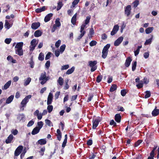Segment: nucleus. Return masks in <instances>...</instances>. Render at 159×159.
Returning a JSON list of instances; mask_svg holds the SVG:
<instances>
[{
  "label": "nucleus",
  "instance_id": "28",
  "mask_svg": "<svg viewBox=\"0 0 159 159\" xmlns=\"http://www.w3.org/2000/svg\"><path fill=\"white\" fill-rule=\"evenodd\" d=\"M38 142L40 145H44L46 143L47 141L45 139H41L39 140Z\"/></svg>",
  "mask_w": 159,
  "mask_h": 159
},
{
  "label": "nucleus",
  "instance_id": "34",
  "mask_svg": "<svg viewBox=\"0 0 159 159\" xmlns=\"http://www.w3.org/2000/svg\"><path fill=\"white\" fill-rule=\"evenodd\" d=\"M142 45L140 46H139L138 47L137 49L134 51V55L135 56H137L138 54H139L140 49L142 48Z\"/></svg>",
  "mask_w": 159,
  "mask_h": 159
},
{
  "label": "nucleus",
  "instance_id": "57",
  "mask_svg": "<svg viewBox=\"0 0 159 159\" xmlns=\"http://www.w3.org/2000/svg\"><path fill=\"white\" fill-rule=\"evenodd\" d=\"M11 40V39L7 38L5 40V42L7 44H9L10 43Z\"/></svg>",
  "mask_w": 159,
  "mask_h": 159
},
{
  "label": "nucleus",
  "instance_id": "60",
  "mask_svg": "<svg viewBox=\"0 0 159 159\" xmlns=\"http://www.w3.org/2000/svg\"><path fill=\"white\" fill-rule=\"evenodd\" d=\"M139 1L136 0L133 3L134 6V7H136L139 4Z\"/></svg>",
  "mask_w": 159,
  "mask_h": 159
},
{
  "label": "nucleus",
  "instance_id": "3",
  "mask_svg": "<svg viewBox=\"0 0 159 159\" xmlns=\"http://www.w3.org/2000/svg\"><path fill=\"white\" fill-rule=\"evenodd\" d=\"M39 42L38 40L35 39H33L30 42V51L32 52L34 49L36 45Z\"/></svg>",
  "mask_w": 159,
  "mask_h": 159
},
{
  "label": "nucleus",
  "instance_id": "45",
  "mask_svg": "<svg viewBox=\"0 0 159 159\" xmlns=\"http://www.w3.org/2000/svg\"><path fill=\"white\" fill-rule=\"evenodd\" d=\"M63 6V4L62 2H60L58 3V6L57 9V11H58L61 9Z\"/></svg>",
  "mask_w": 159,
  "mask_h": 159
},
{
  "label": "nucleus",
  "instance_id": "8",
  "mask_svg": "<svg viewBox=\"0 0 159 159\" xmlns=\"http://www.w3.org/2000/svg\"><path fill=\"white\" fill-rule=\"evenodd\" d=\"M23 149V147L22 146H19L16 149L15 152V155L16 156H18L21 152Z\"/></svg>",
  "mask_w": 159,
  "mask_h": 159
},
{
  "label": "nucleus",
  "instance_id": "59",
  "mask_svg": "<svg viewBox=\"0 0 159 159\" xmlns=\"http://www.w3.org/2000/svg\"><path fill=\"white\" fill-rule=\"evenodd\" d=\"M34 122L32 120L30 121L27 125V126L28 127L31 126L34 124Z\"/></svg>",
  "mask_w": 159,
  "mask_h": 159
},
{
  "label": "nucleus",
  "instance_id": "19",
  "mask_svg": "<svg viewBox=\"0 0 159 159\" xmlns=\"http://www.w3.org/2000/svg\"><path fill=\"white\" fill-rule=\"evenodd\" d=\"M40 130V129L36 127L33 129L31 132V134L33 135L37 134L39 133Z\"/></svg>",
  "mask_w": 159,
  "mask_h": 159
},
{
  "label": "nucleus",
  "instance_id": "49",
  "mask_svg": "<svg viewBox=\"0 0 159 159\" xmlns=\"http://www.w3.org/2000/svg\"><path fill=\"white\" fill-rule=\"evenodd\" d=\"M79 1L80 0H74L72 3L71 7H74L78 3Z\"/></svg>",
  "mask_w": 159,
  "mask_h": 159
},
{
  "label": "nucleus",
  "instance_id": "33",
  "mask_svg": "<svg viewBox=\"0 0 159 159\" xmlns=\"http://www.w3.org/2000/svg\"><path fill=\"white\" fill-rule=\"evenodd\" d=\"M143 81L142 80H140L139 81V82L136 85V86L137 87L138 89H140L143 87Z\"/></svg>",
  "mask_w": 159,
  "mask_h": 159
},
{
  "label": "nucleus",
  "instance_id": "58",
  "mask_svg": "<svg viewBox=\"0 0 159 159\" xmlns=\"http://www.w3.org/2000/svg\"><path fill=\"white\" fill-rule=\"evenodd\" d=\"M142 140H138L135 144V147H137L139 146L142 143Z\"/></svg>",
  "mask_w": 159,
  "mask_h": 159
},
{
  "label": "nucleus",
  "instance_id": "43",
  "mask_svg": "<svg viewBox=\"0 0 159 159\" xmlns=\"http://www.w3.org/2000/svg\"><path fill=\"white\" fill-rule=\"evenodd\" d=\"M86 25H85L84 24H83L80 27V32L83 33L84 32H85V31L84 30V29L86 28Z\"/></svg>",
  "mask_w": 159,
  "mask_h": 159
},
{
  "label": "nucleus",
  "instance_id": "64",
  "mask_svg": "<svg viewBox=\"0 0 159 159\" xmlns=\"http://www.w3.org/2000/svg\"><path fill=\"white\" fill-rule=\"evenodd\" d=\"M149 56V52H147L144 53L143 54V57L145 58H147Z\"/></svg>",
  "mask_w": 159,
  "mask_h": 159
},
{
  "label": "nucleus",
  "instance_id": "36",
  "mask_svg": "<svg viewBox=\"0 0 159 159\" xmlns=\"http://www.w3.org/2000/svg\"><path fill=\"white\" fill-rule=\"evenodd\" d=\"M117 89V86L116 84H113L112 85L110 89V91L111 92H112L115 91Z\"/></svg>",
  "mask_w": 159,
  "mask_h": 159
},
{
  "label": "nucleus",
  "instance_id": "4",
  "mask_svg": "<svg viewBox=\"0 0 159 159\" xmlns=\"http://www.w3.org/2000/svg\"><path fill=\"white\" fill-rule=\"evenodd\" d=\"M110 46V45L109 44H107L104 47L102 52V57L103 58L105 59L107 57L108 54V49Z\"/></svg>",
  "mask_w": 159,
  "mask_h": 159
},
{
  "label": "nucleus",
  "instance_id": "11",
  "mask_svg": "<svg viewBox=\"0 0 159 159\" xmlns=\"http://www.w3.org/2000/svg\"><path fill=\"white\" fill-rule=\"evenodd\" d=\"M123 39L124 38L122 36H121L119 37L117 40L115 41L114 43V45L115 46H119L123 41Z\"/></svg>",
  "mask_w": 159,
  "mask_h": 159
},
{
  "label": "nucleus",
  "instance_id": "23",
  "mask_svg": "<svg viewBox=\"0 0 159 159\" xmlns=\"http://www.w3.org/2000/svg\"><path fill=\"white\" fill-rule=\"evenodd\" d=\"M52 16V13H49L44 18V21L45 22H47L49 21L50 19V18Z\"/></svg>",
  "mask_w": 159,
  "mask_h": 159
},
{
  "label": "nucleus",
  "instance_id": "37",
  "mask_svg": "<svg viewBox=\"0 0 159 159\" xmlns=\"http://www.w3.org/2000/svg\"><path fill=\"white\" fill-rule=\"evenodd\" d=\"M63 79L61 77H60L58 79L57 82L60 85L62 86L63 84Z\"/></svg>",
  "mask_w": 159,
  "mask_h": 159
},
{
  "label": "nucleus",
  "instance_id": "52",
  "mask_svg": "<svg viewBox=\"0 0 159 159\" xmlns=\"http://www.w3.org/2000/svg\"><path fill=\"white\" fill-rule=\"evenodd\" d=\"M69 67V65H66L62 66L61 68V70H63L68 69Z\"/></svg>",
  "mask_w": 159,
  "mask_h": 159
},
{
  "label": "nucleus",
  "instance_id": "35",
  "mask_svg": "<svg viewBox=\"0 0 159 159\" xmlns=\"http://www.w3.org/2000/svg\"><path fill=\"white\" fill-rule=\"evenodd\" d=\"M17 118L20 120H23L25 119V116L23 114H20L17 116Z\"/></svg>",
  "mask_w": 159,
  "mask_h": 159
},
{
  "label": "nucleus",
  "instance_id": "12",
  "mask_svg": "<svg viewBox=\"0 0 159 159\" xmlns=\"http://www.w3.org/2000/svg\"><path fill=\"white\" fill-rule=\"evenodd\" d=\"M40 25L39 22L33 23L31 25V27L33 30H36L40 26Z\"/></svg>",
  "mask_w": 159,
  "mask_h": 159
},
{
  "label": "nucleus",
  "instance_id": "51",
  "mask_svg": "<svg viewBox=\"0 0 159 159\" xmlns=\"http://www.w3.org/2000/svg\"><path fill=\"white\" fill-rule=\"evenodd\" d=\"M146 94L145 96V98H149L151 96V93L149 91H146L145 92Z\"/></svg>",
  "mask_w": 159,
  "mask_h": 159
},
{
  "label": "nucleus",
  "instance_id": "30",
  "mask_svg": "<svg viewBox=\"0 0 159 159\" xmlns=\"http://www.w3.org/2000/svg\"><path fill=\"white\" fill-rule=\"evenodd\" d=\"M75 67L74 66L72 67L70 69L68 70L66 72V74L69 75L72 73L74 71Z\"/></svg>",
  "mask_w": 159,
  "mask_h": 159
},
{
  "label": "nucleus",
  "instance_id": "27",
  "mask_svg": "<svg viewBox=\"0 0 159 159\" xmlns=\"http://www.w3.org/2000/svg\"><path fill=\"white\" fill-rule=\"evenodd\" d=\"M46 9L45 6H43L41 8H38L36 9L35 11L37 13H40L41 12L44 11Z\"/></svg>",
  "mask_w": 159,
  "mask_h": 159
},
{
  "label": "nucleus",
  "instance_id": "2",
  "mask_svg": "<svg viewBox=\"0 0 159 159\" xmlns=\"http://www.w3.org/2000/svg\"><path fill=\"white\" fill-rule=\"evenodd\" d=\"M49 79V77L46 76V73L45 72L41 74L39 79V80L42 81L40 83L42 85L44 84Z\"/></svg>",
  "mask_w": 159,
  "mask_h": 159
},
{
  "label": "nucleus",
  "instance_id": "9",
  "mask_svg": "<svg viewBox=\"0 0 159 159\" xmlns=\"http://www.w3.org/2000/svg\"><path fill=\"white\" fill-rule=\"evenodd\" d=\"M53 98V95L52 93H50L48 96L47 104L48 105L51 104L52 102Z\"/></svg>",
  "mask_w": 159,
  "mask_h": 159
},
{
  "label": "nucleus",
  "instance_id": "50",
  "mask_svg": "<svg viewBox=\"0 0 159 159\" xmlns=\"http://www.w3.org/2000/svg\"><path fill=\"white\" fill-rule=\"evenodd\" d=\"M45 147H43L42 148L40 149V151H39V153H40V155L41 156H43L44 154V152L45 151Z\"/></svg>",
  "mask_w": 159,
  "mask_h": 159
},
{
  "label": "nucleus",
  "instance_id": "42",
  "mask_svg": "<svg viewBox=\"0 0 159 159\" xmlns=\"http://www.w3.org/2000/svg\"><path fill=\"white\" fill-rule=\"evenodd\" d=\"M45 122L46 124L48 125V126H52L53 125L52 123L51 122V121L48 119H46L45 120Z\"/></svg>",
  "mask_w": 159,
  "mask_h": 159
},
{
  "label": "nucleus",
  "instance_id": "14",
  "mask_svg": "<svg viewBox=\"0 0 159 159\" xmlns=\"http://www.w3.org/2000/svg\"><path fill=\"white\" fill-rule=\"evenodd\" d=\"M31 79L30 77H28L26 79H25L24 80L23 84L24 86H26L29 85L31 82Z\"/></svg>",
  "mask_w": 159,
  "mask_h": 159
},
{
  "label": "nucleus",
  "instance_id": "15",
  "mask_svg": "<svg viewBox=\"0 0 159 159\" xmlns=\"http://www.w3.org/2000/svg\"><path fill=\"white\" fill-rule=\"evenodd\" d=\"M61 25V23L60 21V19L59 18H57L56 19L55 21V24L53 26H55L56 27H60Z\"/></svg>",
  "mask_w": 159,
  "mask_h": 159
},
{
  "label": "nucleus",
  "instance_id": "5",
  "mask_svg": "<svg viewBox=\"0 0 159 159\" xmlns=\"http://www.w3.org/2000/svg\"><path fill=\"white\" fill-rule=\"evenodd\" d=\"M97 63V61H90L89 62V66L91 68V72L94 71L97 69V66H96Z\"/></svg>",
  "mask_w": 159,
  "mask_h": 159
},
{
  "label": "nucleus",
  "instance_id": "62",
  "mask_svg": "<svg viewBox=\"0 0 159 159\" xmlns=\"http://www.w3.org/2000/svg\"><path fill=\"white\" fill-rule=\"evenodd\" d=\"M26 152V150L25 149H24L22 153L20 155L21 159H22L24 157Z\"/></svg>",
  "mask_w": 159,
  "mask_h": 159
},
{
  "label": "nucleus",
  "instance_id": "13",
  "mask_svg": "<svg viewBox=\"0 0 159 159\" xmlns=\"http://www.w3.org/2000/svg\"><path fill=\"white\" fill-rule=\"evenodd\" d=\"M132 60L130 57H129L127 58L125 63V65L126 67H128L129 66Z\"/></svg>",
  "mask_w": 159,
  "mask_h": 159
},
{
  "label": "nucleus",
  "instance_id": "53",
  "mask_svg": "<svg viewBox=\"0 0 159 159\" xmlns=\"http://www.w3.org/2000/svg\"><path fill=\"white\" fill-rule=\"evenodd\" d=\"M97 43V42L96 41L93 40L90 43L89 45L90 46L92 47L95 45Z\"/></svg>",
  "mask_w": 159,
  "mask_h": 159
},
{
  "label": "nucleus",
  "instance_id": "21",
  "mask_svg": "<svg viewBox=\"0 0 159 159\" xmlns=\"http://www.w3.org/2000/svg\"><path fill=\"white\" fill-rule=\"evenodd\" d=\"M42 34V32L39 30L36 31L34 33V36L35 37H37L40 36Z\"/></svg>",
  "mask_w": 159,
  "mask_h": 159
},
{
  "label": "nucleus",
  "instance_id": "17",
  "mask_svg": "<svg viewBox=\"0 0 159 159\" xmlns=\"http://www.w3.org/2000/svg\"><path fill=\"white\" fill-rule=\"evenodd\" d=\"M14 98V95H11L10 97H9L6 100V103L7 104H8L10 103L11 102L12 100Z\"/></svg>",
  "mask_w": 159,
  "mask_h": 159
},
{
  "label": "nucleus",
  "instance_id": "41",
  "mask_svg": "<svg viewBox=\"0 0 159 159\" xmlns=\"http://www.w3.org/2000/svg\"><path fill=\"white\" fill-rule=\"evenodd\" d=\"M90 19H91L90 16H87L86 17V19L85 20L84 23V24H85L86 25L88 24L89 22V21H90Z\"/></svg>",
  "mask_w": 159,
  "mask_h": 159
},
{
  "label": "nucleus",
  "instance_id": "16",
  "mask_svg": "<svg viewBox=\"0 0 159 159\" xmlns=\"http://www.w3.org/2000/svg\"><path fill=\"white\" fill-rule=\"evenodd\" d=\"M13 138V135L11 134L8 137L7 139L6 140V143H9L11 142Z\"/></svg>",
  "mask_w": 159,
  "mask_h": 159
},
{
  "label": "nucleus",
  "instance_id": "39",
  "mask_svg": "<svg viewBox=\"0 0 159 159\" xmlns=\"http://www.w3.org/2000/svg\"><path fill=\"white\" fill-rule=\"evenodd\" d=\"M43 125V122L42 121L38 122L37 123V127L39 128V129H41Z\"/></svg>",
  "mask_w": 159,
  "mask_h": 159
},
{
  "label": "nucleus",
  "instance_id": "48",
  "mask_svg": "<svg viewBox=\"0 0 159 159\" xmlns=\"http://www.w3.org/2000/svg\"><path fill=\"white\" fill-rule=\"evenodd\" d=\"M81 34L80 36H79L77 39V41L79 40L84 35L86 32H84L83 33L80 32Z\"/></svg>",
  "mask_w": 159,
  "mask_h": 159
},
{
  "label": "nucleus",
  "instance_id": "20",
  "mask_svg": "<svg viewBox=\"0 0 159 159\" xmlns=\"http://www.w3.org/2000/svg\"><path fill=\"white\" fill-rule=\"evenodd\" d=\"M23 45V43L22 42H20L17 43L15 46L16 49H22V47Z\"/></svg>",
  "mask_w": 159,
  "mask_h": 159
},
{
  "label": "nucleus",
  "instance_id": "26",
  "mask_svg": "<svg viewBox=\"0 0 159 159\" xmlns=\"http://www.w3.org/2000/svg\"><path fill=\"white\" fill-rule=\"evenodd\" d=\"M16 54L20 56L23 55V51L22 49H16Z\"/></svg>",
  "mask_w": 159,
  "mask_h": 159
},
{
  "label": "nucleus",
  "instance_id": "1",
  "mask_svg": "<svg viewBox=\"0 0 159 159\" xmlns=\"http://www.w3.org/2000/svg\"><path fill=\"white\" fill-rule=\"evenodd\" d=\"M31 97L32 96L31 95H28L26 96L22 101L20 103L21 106L20 108L22 111L24 110V107L26 106L27 103L29 102V99L31 98Z\"/></svg>",
  "mask_w": 159,
  "mask_h": 159
},
{
  "label": "nucleus",
  "instance_id": "61",
  "mask_svg": "<svg viewBox=\"0 0 159 159\" xmlns=\"http://www.w3.org/2000/svg\"><path fill=\"white\" fill-rule=\"evenodd\" d=\"M51 52H48L46 55V56L45 59L46 60H47L49 59V58L50 57V55L51 54Z\"/></svg>",
  "mask_w": 159,
  "mask_h": 159
},
{
  "label": "nucleus",
  "instance_id": "22",
  "mask_svg": "<svg viewBox=\"0 0 159 159\" xmlns=\"http://www.w3.org/2000/svg\"><path fill=\"white\" fill-rule=\"evenodd\" d=\"M121 116L119 114H117L115 116V120L118 123L120 122L121 120Z\"/></svg>",
  "mask_w": 159,
  "mask_h": 159
},
{
  "label": "nucleus",
  "instance_id": "31",
  "mask_svg": "<svg viewBox=\"0 0 159 159\" xmlns=\"http://www.w3.org/2000/svg\"><path fill=\"white\" fill-rule=\"evenodd\" d=\"M77 16V13H75L72 17L71 20V22L74 25L76 21V17Z\"/></svg>",
  "mask_w": 159,
  "mask_h": 159
},
{
  "label": "nucleus",
  "instance_id": "6",
  "mask_svg": "<svg viewBox=\"0 0 159 159\" xmlns=\"http://www.w3.org/2000/svg\"><path fill=\"white\" fill-rule=\"evenodd\" d=\"M131 10V6L130 5H128L125 7V14L127 16V17H129L130 15Z\"/></svg>",
  "mask_w": 159,
  "mask_h": 159
},
{
  "label": "nucleus",
  "instance_id": "40",
  "mask_svg": "<svg viewBox=\"0 0 159 159\" xmlns=\"http://www.w3.org/2000/svg\"><path fill=\"white\" fill-rule=\"evenodd\" d=\"M44 58V54L41 52L40 53L38 57V59L39 60L42 61L43 60Z\"/></svg>",
  "mask_w": 159,
  "mask_h": 159
},
{
  "label": "nucleus",
  "instance_id": "55",
  "mask_svg": "<svg viewBox=\"0 0 159 159\" xmlns=\"http://www.w3.org/2000/svg\"><path fill=\"white\" fill-rule=\"evenodd\" d=\"M102 75H98L96 81L98 83H99L102 79Z\"/></svg>",
  "mask_w": 159,
  "mask_h": 159
},
{
  "label": "nucleus",
  "instance_id": "10",
  "mask_svg": "<svg viewBox=\"0 0 159 159\" xmlns=\"http://www.w3.org/2000/svg\"><path fill=\"white\" fill-rule=\"evenodd\" d=\"M119 29V26L118 25H116L114 26L112 31L111 33V35H113L118 31Z\"/></svg>",
  "mask_w": 159,
  "mask_h": 159
},
{
  "label": "nucleus",
  "instance_id": "29",
  "mask_svg": "<svg viewBox=\"0 0 159 159\" xmlns=\"http://www.w3.org/2000/svg\"><path fill=\"white\" fill-rule=\"evenodd\" d=\"M159 114V110L155 109L152 111V114L153 116H157Z\"/></svg>",
  "mask_w": 159,
  "mask_h": 159
},
{
  "label": "nucleus",
  "instance_id": "46",
  "mask_svg": "<svg viewBox=\"0 0 159 159\" xmlns=\"http://www.w3.org/2000/svg\"><path fill=\"white\" fill-rule=\"evenodd\" d=\"M137 65L136 61H134L132 63V70L134 71L136 69Z\"/></svg>",
  "mask_w": 159,
  "mask_h": 159
},
{
  "label": "nucleus",
  "instance_id": "54",
  "mask_svg": "<svg viewBox=\"0 0 159 159\" xmlns=\"http://www.w3.org/2000/svg\"><path fill=\"white\" fill-rule=\"evenodd\" d=\"M61 41L60 40H58L55 43V46L56 48H58L61 44Z\"/></svg>",
  "mask_w": 159,
  "mask_h": 159
},
{
  "label": "nucleus",
  "instance_id": "44",
  "mask_svg": "<svg viewBox=\"0 0 159 159\" xmlns=\"http://www.w3.org/2000/svg\"><path fill=\"white\" fill-rule=\"evenodd\" d=\"M66 46L65 44H63L61 45L60 47V52L62 53L65 50Z\"/></svg>",
  "mask_w": 159,
  "mask_h": 159
},
{
  "label": "nucleus",
  "instance_id": "24",
  "mask_svg": "<svg viewBox=\"0 0 159 159\" xmlns=\"http://www.w3.org/2000/svg\"><path fill=\"white\" fill-rule=\"evenodd\" d=\"M12 25V24H10L8 21L7 20H5V23L4 25L5 27L7 29H9Z\"/></svg>",
  "mask_w": 159,
  "mask_h": 159
},
{
  "label": "nucleus",
  "instance_id": "25",
  "mask_svg": "<svg viewBox=\"0 0 159 159\" xmlns=\"http://www.w3.org/2000/svg\"><path fill=\"white\" fill-rule=\"evenodd\" d=\"M57 139L58 140L60 141L61 138V133L60 130L59 129H57Z\"/></svg>",
  "mask_w": 159,
  "mask_h": 159
},
{
  "label": "nucleus",
  "instance_id": "56",
  "mask_svg": "<svg viewBox=\"0 0 159 159\" xmlns=\"http://www.w3.org/2000/svg\"><path fill=\"white\" fill-rule=\"evenodd\" d=\"M50 65V62L49 61H48L45 63V66L46 68L48 69Z\"/></svg>",
  "mask_w": 159,
  "mask_h": 159
},
{
  "label": "nucleus",
  "instance_id": "63",
  "mask_svg": "<svg viewBox=\"0 0 159 159\" xmlns=\"http://www.w3.org/2000/svg\"><path fill=\"white\" fill-rule=\"evenodd\" d=\"M154 155L155 154L151 152L150 153V156L148 157V159H154Z\"/></svg>",
  "mask_w": 159,
  "mask_h": 159
},
{
  "label": "nucleus",
  "instance_id": "7",
  "mask_svg": "<svg viewBox=\"0 0 159 159\" xmlns=\"http://www.w3.org/2000/svg\"><path fill=\"white\" fill-rule=\"evenodd\" d=\"M101 120V119L99 117H97L94 120H93V125L92 126L93 129H95L96 128Z\"/></svg>",
  "mask_w": 159,
  "mask_h": 159
},
{
  "label": "nucleus",
  "instance_id": "38",
  "mask_svg": "<svg viewBox=\"0 0 159 159\" xmlns=\"http://www.w3.org/2000/svg\"><path fill=\"white\" fill-rule=\"evenodd\" d=\"M152 38L153 36L152 35L151 38L146 40L144 43V44L145 45H147L149 44H150L151 43V42L152 41Z\"/></svg>",
  "mask_w": 159,
  "mask_h": 159
},
{
  "label": "nucleus",
  "instance_id": "47",
  "mask_svg": "<svg viewBox=\"0 0 159 159\" xmlns=\"http://www.w3.org/2000/svg\"><path fill=\"white\" fill-rule=\"evenodd\" d=\"M53 109V107L52 105H48L47 107V110H48V112L50 113L52 111Z\"/></svg>",
  "mask_w": 159,
  "mask_h": 159
},
{
  "label": "nucleus",
  "instance_id": "18",
  "mask_svg": "<svg viewBox=\"0 0 159 159\" xmlns=\"http://www.w3.org/2000/svg\"><path fill=\"white\" fill-rule=\"evenodd\" d=\"M11 80L8 81L4 85L3 87L2 88V90H6L7 89L11 84Z\"/></svg>",
  "mask_w": 159,
  "mask_h": 159
},
{
  "label": "nucleus",
  "instance_id": "32",
  "mask_svg": "<svg viewBox=\"0 0 159 159\" xmlns=\"http://www.w3.org/2000/svg\"><path fill=\"white\" fill-rule=\"evenodd\" d=\"M154 28L153 27H150L147 28L146 30V33L147 34H149L153 30Z\"/></svg>",
  "mask_w": 159,
  "mask_h": 159
}]
</instances>
